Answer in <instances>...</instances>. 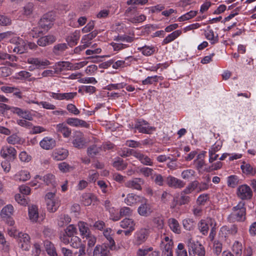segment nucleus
<instances>
[{"mask_svg":"<svg viewBox=\"0 0 256 256\" xmlns=\"http://www.w3.org/2000/svg\"><path fill=\"white\" fill-rule=\"evenodd\" d=\"M59 170L62 172H66L73 170L74 168L66 162H62L58 164Z\"/></svg>","mask_w":256,"mask_h":256,"instance_id":"62","label":"nucleus"},{"mask_svg":"<svg viewBox=\"0 0 256 256\" xmlns=\"http://www.w3.org/2000/svg\"><path fill=\"white\" fill-rule=\"evenodd\" d=\"M18 244L22 250H28L30 248V236L26 233L18 232Z\"/></svg>","mask_w":256,"mask_h":256,"instance_id":"10","label":"nucleus"},{"mask_svg":"<svg viewBox=\"0 0 256 256\" xmlns=\"http://www.w3.org/2000/svg\"><path fill=\"white\" fill-rule=\"evenodd\" d=\"M120 226L123 228H128L131 230H134L135 223L132 219L126 218L120 222Z\"/></svg>","mask_w":256,"mask_h":256,"instance_id":"41","label":"nucleus"},{"mask_svg":"<svg viewBox=\"0 0 256 256\" xmlns=\"http://www.w3.org/2000/svg\"><path fill=\"white\" fill-rule=\"evenodd\" d=\"M150 234L148 226L141 228L134 234L133 243L134 246H140L144 244L148 239Z\"/></svg>","mask_w":256,"mask_h":256,"instance_id":"3","label":"nucleus"},{"mask_svg":"<svg viewBox=\"0 0 256 256\" xmlns=\"http://www.w3.org/2000/svg\"><path fill=\"white\" fill-rule=\"evenodd\" d=\"M68 236H70L71 238L74 236V234L77 233L76 228L73 224H70L64 230V232Z\"/></svg>","mask_w":256,"mask_h":256,"instance_id":"61","label":"nucleus"},{"mask_svg":"<svg viewBox=\"0 0 256 256\" xmlns=\"http://www.w3.org/2000/svg\"><path fill=\"white\" fill-rule=\"evenodd\" d=\"M174 201H176V203L180 206L186 204L190 202V198L189 196H187V194L181 192L180 194V196L178 200L176 198H174Z\"/></svg>","mask_w":256,"mask_h":256,"instance_id":"42","label":"nucleus"},{"mask_svg":"<svg viewBox=\"0 0 256 256\" xmlns=\"http://www.w3.org/2000/svg\"><path fill=\"white\" fill-rule=\"evenodd\" d=\"M68 124L72 126L82 127L88 128L90 126V124L86 121L75 118H68L66 120Z\"/></svg>","mask_w":256,"mask_h":256,"instance_id":"26","label":"nucleus"},{"mask_svg":"<svg viewBox=\"0 0 256 256\" xmlns=\"http://www.w3.org/2000/svg\"><path fill=\"white\" fill-rule=\"evenodd\" d=\"M14 212V208L11 204H8L4 207L0 212V216L4 220H6L7 224L12 226L14 221L10 217Z\"/></svg>","mask_w":256,"mask_h":256,"instance_id":"7","label":"nucleus"},{"mask_svg":"<svg viewBox=\"0 0 256 256\" xmlns=\"http://www.w3.org/2000/svg\"><path fill=\"white\" fill-rule=\"evenodd\" d=\"M110 250L105 244L96 246L94 250V256H110Z\"/></svg>","mask_w":256,"mask_h":256,"instance_id":"25","label":"nucleus"},{"mask_svg":"<svg viewBox=\"0 0 256 256\" xmlns=\"http://www.w3.org/2000/svg\"><path fill=\"white\" fill-rule=\"evenodd\" d=\"M34 4L32 2L26 4L23 8L22 14L26 16H28L32 14Z\"/></svg>","mask_w":256,"mask_h":256,"instance_id":"53","label":"nucleus"},{"mask_svg":"<svg viewBox=\"0 0 256 256\" xmlns=\"http://www.w3.org/2000/svg\"><path fill=\"white\" fill-rule=\"evenodd\" d=\"M216 222L214 220L210 218H207L205 220H202L198 224V228L200 232L204 235L208 234L210 226L212 227H215Z\"/></svg>","mask_w":256,"mask_h":256,"instance_id":"9","label":"nucleus"},{"mask_svg":"<svg viewBox=\"0 0 256 256\" xmlns=\"http://www.w3.org/2000/svg\"><path fill=\"white\" fill-rule=\"evenodd\" d=\"M44 247L48 254L50 256H58L54 244L49 240H45L44 242Z\"/></svg>","mask_w":256,"mask_h":256,"instance_id":"35","label":"nucleus"},{"mask_svg":"<svg viewBox=\"0 0 256 256\" xmlns=\"http://www.w3.org/2000/svg\"><path fill=\"white\" fill-rule=\"evenodd\" d=\"M236 195L242 200H250L252 198L253 192L250 186L243 184L238 187Z\"/></svg>","mask_w":256,"mask_h":256,"instance_id":"6","label":"nucleus"},{"mask_svg":"<svg viewBox=\"0 0 256 256\" xmlns=\"http://www.w3.org/2000/svg\"><path fill=\"white\" fill-rule=\"evenodd\" d=\"M78 228L80 234L83 238L91 234L90 230L86 222L80 221L78 224Z\"/></svg>","mask_w":256,"mask_h":256,"instance_id":"32","label":"nucleus"},{"mask_svg":"<svg viewBox=\"0 0 256 256\" xmlns=\"http://www.w3.org/2000/svg\"><path fill=\"white\" fill-rule=\"evenodd\" d=\"M240 168L243 172L247 175L254 176L256 174V171L253 167L249 164L244 162L240 166Z\"/></svg>","mask_w":256,"mask_h":256,"instance_id":"43","label":"nucleus"},{"mask_svg":"<svg viewBox=\"0 0 256 256\" xmlns=\"http://www.w3.org/2000/svg\"><path fill=\"white\" fill-rule=\"evenodd\" d=\"M100 148L98 147L96 145L90 146L87 150L88 154L90 156L93 157L100 152Z\"/></svg>","mask_w":256,"mask_h":256,"instance_id":"57","label":"nucleus"},{"mask_svg":"<svg viewBox=\"0 0 256 256\" xmlns=\"http://www.w3.org/2000/svg\"><path fill=\"white\" fill-rule=\"evenodd\" d=\"M10 43L15 44L12 48V52L17 54H22L27 50V45L26 42L22 38L14 34L9 40Z\"/></svg>","mask_w":256,"mask_h":256,"instance_id":"5","label":"nucleus"},{"mask_svg":"<svg viewBox=\"0 0 256 256\" xmlns=\"http://www.w3.org/2000/svg\"><path fill=\"white\" fill-rule=\"evenodd\" d=\"M68 155V152L66 149L58 148L54 150L52 156L54 160L58 161L66 159Z\"/></svg>","mask_w":256,"mask_h":256,"instance_id":"21","label":"nucleus"},{"mask_svg":"<svg viewBox=\"0 0 256 256\" xmlns=\"http://www.w3.org/2000/svg\"><path fill=\"white\" fill-rule=\"evenodd\" d=\"M153 250L152 247L139 248L136 252V256H146L148 252Z\"/></svg>","mask_w":256,"mask_h":256,"instance_id":"63","label":"nucleus"},{"mask_svg":"<svg viewBox=\"0 0 256 256\" xmlns=\"http://www.w3.org/2000/svg\"><path fill=\"white\" fill-rule=\"evenodd\" d=\"M12 24L11 18L8 16L0 14V26H8Z\"/></svg>","mask_w":256,"mask_h":256,"instance_id":"58","label":"nucleus"},{"mask_svg":"<svg viewBox=\"0 0 256 256\" xmlns=\"http://www.w3.org/2000/svg\"><path fill=\"white\" fill-rule=\"evenodd\" d=\"M144 200V197L130 193L127 194L124 200V202L128 206H132L138 202H142Z\"/></svg>","mask_w":256,"mask_h":256,"instance_id":"15","label":"nucleus"},{"mask_svg":"<svg viewBox=\"0 0 256 256\" xmlns=\"http://www.w3.org/2000/svg\"><path fill=\"white\" fill-rule=\"evenodd\" d=\"M6 142L10 144H22L25 142L24 138L20 136L18 134H14L6 138Z\"/></svg>","mask_w":256,"mask_h":256,"instance_id":"33","label":"nucleus"},{"mask_svg":"<svg viewBox=\"0 0 256 256\" xmlns=\"http://www.w3.org/2000/svg\"><path fill=\"white\" fill-rule=\"evenodd\" d=\"M198 184V182L197 180H194L190 183L182 190V192L187 194H190L195 190H196Z\"/></svg>","mask_w":256,"mask_h":256,"instance_id":"48","label":"nucleus"},{"mask_svg":"<svg viewBox=\"0 0 256 256\" xmlns=\"http://www.w3.org/2000/svg\"><path fill=\"white\" fill-rule=\"evenodd\" d=\"M146 19V16L143 14H133L130 16L128 20L133 24L140 23L144 21Z\"/></svg>","mask_w":256,"mask_h":256,"instance_id":"40","label":"nucleus"},{"mask_svg":"<svg viewBox=\"0 0 256 256\" xmlns=\"http://www.w3.org/2000/svg\"><path fill=\"white\" fill-rule=\"evenodd\" d=\"M136 61V58L132 56H128L124 60H118L114 62L112 66L113 68L118 69L130 66L132 62Z\"/></svg>","mask_w":256,"mask_h":256,"instance_id":"16","label":"nucleus"},{"mask_svg":"<svg viewBox=\"0 0 256 256\" xmlns=\"http://www.w3.org/2000/svg\"><path fill=\"white\" fill-rule=\"evenodd\" d=\"M136 128L139 132L147 134H150L155 130L154 127L150 126L148 122L144 120H140L138 122Z\"/></svg>","mask_w":256,"mask_h":256,"instance_id":"23","label":"nucleus"},{"mask_svg":"<svg viewBox=\"0 0 256 256\" xmlns=\"http://www.w3.org/2000/svg\"><path fill=\"white\" fill-rule=\"evenodd\" d=\"M205 36L207 40H210L212 44L217 43L218 41V36H215L212 30H210L206 32Z\"/></svg>","mask_w":256,"mask_h":256,"instance_id":"46","label":"nucleus"},{"mask_svg":"<svg viewBox=\"0 0 256 256\" xmlns=\"http://www.w3.org/2000/svg\"><path fill=\"white\" fill-rule=\"evenodd\" d=\"M42 178L43 180L46 184H52L53 186H55L56 184L55 176L52 174H47Z\"/></svg>","mask_w":256,"mask_h":256,"instance_id":"60","label":"nucleus"},{"mask_svg":"<svg viewBox=\"0 0 256 256\" xmlns=\"http://www.w3.org/2000/svg\"><path fill=\"white\" fill-rule=\"evenodd\" d=\"M168 223L170 230L176 234L180 232V226L177 220L174 218H170L168 220Z\"/></svg>","mask_w":256,"mask_h":256,"instance_id":"39","label":"nucleus"},{"mask_svg":"<svg viewBox=\"0 0 256 256\" xmlns=\"http://www.w3.org/2000/svg\"><path fill=\"white\" fill-rule=\"evenodd\" d=\"M72 144L74 146L78 149L84 148L86 146V142L84 134L79 131L74 132L72 136Z\"/></svg>","mask_w":256,"mask_h":256,"instance_id":"8","label":"nucleus"},{"mask_svg":"<svg viewBox=\"0 0 256 256\" xmlns=\"http://www.w3.org/2000/svg\"><path fill=\"white\" fill-rule=\"evenodd\" d=\"M138 214L142 216L147 217L150 215L153 212L152 206L148 203L146 200L138 208Z\"/></svg>","mask_w":256,"mask_h":256,"instance_id":"14","label":"nucleus"},{"mask_svg":"<svg viewBox=\"0 0 256 256\" xmlns=\"http://www.w3.org/2000/svg\"><path fill=\"white\" fill-rule=\"evenodd\" d=\"M70 244L71 246L75 248H78L82 244L81 239L77 236L72 237Z\"/></svg>","mask_w":256,"mask_h":256,"instance_id":"54","label":"nucleus"},{"mask_svg":"<svg viewBox=\"0 0 256 256\" xmlns=\"http://www.w3.org/2000/svg\"><path fill=\"white\" fill-rule=\"evenodd\" d=\"M12 112L14 114H17L20 118L26 120H32L33 116L31 112L28 110H22L17 107H14L12 108Z\"/></svg>","mask_w":256,"mask_h":256,"instance_id":"22","label":"nucleus"},{"mask_svg":"<svg viewBox=\"0 0 256 256\" xmlns=\"http://www.w3.org/2000/svg\"><path fill=\"white\" fill-rule=\"evenodd\" d=\"M44 198L48 210L50 212L56 211L60 206V200L56 196V192H48Z\"/></svg>","mask_w":256,"mask_h":256,"instance_id":"2","label":"nucleus"},{"mask_svg":"<svg viewBox=\"0 0 256 256\" xmlns=\"http://www.w3.org/2000/svg\"><path fill=\"white\" fill-rule=\"evenodd\" d=\"M56 40V38L54 36L48 35L38 38L37 44L40 46H45L54 43Z\"/></svg>","mask_w":256,"mask_h":256,"instance_id":"31","label":"nucleus"},{"mask_svg":"<svg viewBox=\"0 0 256 256\" xmlns=\"http://www.w3.org/2000/svg\"><path fill=\"white\" fill-rule=\"evenodd\" d=\"M49 96L52 98L56 100H70L73 99L77 95L76 92H65V93H58L54 92H48Z\"/></svg>","mask_w":256,"mask_h":256,"instance_id":"12","label":"nucleus"},{"mask_svg":"<svg viewBox=\"0 0 256 256\" xmlns=\"http://www.w3.org/2000/svg\"><path fill=\"white\" fill-rule=\"evenodd\" d=\"M57 74L66 70H72V63L69 62H59L54 66Z\"/></svg>","mask_w":256,"mask_h":256,"instance_id":"24","label":"nucleus"},{"mask_svg":"<svg viewBox=\"0 0 256 256\" xmlns=\"http://www.w3.org/2000/svg\"><path fill=\"white\" fill-rule=\"evenodd\" d=\"M238 182V178L236 176L232 175L228 178V186L231 188H235Z\"/></svg>","mask_w":256,"mask_h":256,"instance_id":"52","label":"nucleus"},{"mask_svg":"<svg viewBox=\"0 0 256 256\" xmlns=\"http://www.w3.org/2000/svg\"><path fill=\"white\" fill-rule=\"evenodd\" d=\"M187 246L190 256H204L205 250L204 248L198 242H196L192 238L188 239Z\"/></svg>","mask_w":256,"mask_h":256,"instance_id":"4","label":"nucleus"},{"mask_svg":"<svg viewBox=\"0 0 256 256\" xmlns=\"http://www.w3.org/2000/svg\"><path fill=\"white\" fill-rule=\"evenodd\" d=\"M38 24L39 26L46 32L53 25V20L49 18L48 14H46L40 20Z\"/></svg>","mask_w":256,"mask_h":256,"instance_id":"28","label":"nucleus"},{"mask_svg":"<svg viewBox=\"0 0 256 256\" xmlns=\"http://www.w3.org/2000/svg\"><path fill=\"white\" fill-rule=\"evenodd\" d=\"M177 256H188L186 250L184 248V245L182 243H179L176 250Z\"/></svg>","mask_w":256,"mask_h":256,"instance_id":"56","label":"nucleus"},{"mask_svg":"<svg viewBox=\"0 0 256 256\" xmlns=\"http://www.w3.org/2000/svg\"><path fill=\"white\" fill-rule=\"evenodd\" d=\"M16 151L15 148L10 146H4L2 147L0 154L4 158H14L16 156Z\"/></svg>","mask_w":256,"mask_h":256,"instance_id":"17","label":"nucleus"},{"mask_svg":"<svg viewBox=\"0 0 256 256\" xmlns=\"http://www.w3.org/2000/svg\"><path fill=\"white\" fill-rule=\"evenodd\" d=\"M28 218L32 222H40V220L42 221L44 220L42 216H40L38 207L36 205H32L28 207Z\"/></svg>","mask_w":256,"mask_h":256,"instance_id":"11","label":"nucleus"},{"mask_svg":"<svg viewBox=\"0 0 256 256\" xmlns=\"http://www.w3.org/2000/svg\"><path fill=\"white\" fill-rule=\"evenodd\" d=\"M71 221L70 217L66 214H61L58 218V224L60 227H62L68 224Z\"/></svg>","mask_w":256,"mask_h":256,"instance_id":"45","label":"nucleus"},{"mask_svg":"<svg viewBox=\"0 0 256 256\" xmlns=\"http://www.w3.org/2000/svg\"><path fill=\"white\" fill-rule=\"evenodd\" d=\"M109 212L110 214V218L113 221H118L120 219V212L114 208H110Z\"/></svg>","mask_w":256,"mask_h":256,"instance_id":"59","label":"nucleus"},{"mask_svg":"<svg viewBox=\"0 0 256 256\" xmlns=\"http://www.w3.org/2000/svg\"><path fill=\"white\" fill-rule=\"evenodd\" d=\"M27 61L28 64L34 65L37 68H44L50 64V62L47 60L35 58H30Z\"/></svg>","mask_w":256,"mask_h":256,"instance_id":"18","label":"nucleus"},{"mask_svg":"<svg viewBox=\"0 0 256 256\" xmlns=\"http://www.w3.org/2000/svg\"><path fill=\"white\" fill-rule=\"evenodd\" d=\"M40 146L44 150H52L56 146V141L51 137L46 136L40 141Z\"/></svg>","mask_w":256,"mask_h":256,"instance_id":"19","label":"nucleus"},{"mask_svg":"<svg viewBox=\"0 0 256 256\" xmlns=\"http://www.w3.org/2000/svg\"><path fill=\"white\" fill-rule=\"evenodd\" d=\"M98 44L96 43L91 44L90 49L87 50L86 51V55H92L95 54H99L102 52V49L100 48L97 47Z\"/></svg>","mask_w":256,"mask_h":256,"instance_id":"51","label":"nucleus"},{"mask_svg":"<svg viewBox=\"0 0 256 256\" xmlns=\"http://www.w3.org/2000/svg\"><path fill=\"white\" fill-rule=\"evenodd\" d=\"M132 154L144 165L152 166L153 164L152 160L146 155L142 153L140 151H134Z\"/></svg>","mask_w":256,"mask_h":256,"instance_id":"20","label":"nucleus"},{"mask_svg":"<svg viewBox=\"0 0 256 256\" xmlns=\"http://www.w3.org/2000/svg\"><path fill=\"white\" fill-rule=\"evenodd\" d=\"M197 14L198 11L196 10H190L180 16L178 18V20L180 22H182L189 20L194 18Z\"/></svg>","mask_w":256,"mask_h":256,"instance_id":"47","label":"nucleus"},{"mask_svg":"<svg viewBox=\"0 0 256 256\" xmlns=\"http://www.w3.org/2000/svg\"><path fill=\"white\" fill-rule=\"evenodd\" d=\"M172 247H170V245L168 244L167 246H164L162 248V256H173Z\"/></svg>","mask_w":256,"mask_h":256,"instance_id":"64","label":"nucleus"},{"mask_svg":"<svg viewBox=\"0 0 256 256\" xmlns=\"http://www.w3.org/2000/svg\"><path fill=\"white\" fill-rule=\"evenodd\" d=\"M166 182L169 186L175 188H183L185 185L182 180L172 176L167 178Z\"/></svg>","mask_w":256,"mask_h":256,"instance_id":"27","label":"nucleus"},{"mask_svg":"<svg viewBox=\"0 0 256 256\" xmlns=\"http://www.w3.org/2000/svg\"><path fill=\"white\" fill-rule=\"evenodd\" d=\"M80 38V32L79 30H75L67 37L66 40L70 44L74 45L76 44Z\"/></svg>","mask_w":256,"mask_h":256,"instance_id":"44","label":"nucleus"},{"mask_svg":"<svg viewBox=\"0 0 256 256\" xmlns=\"http://www.w3.org/2000/svg\"><path fill=\"white\" fill-rule=\"evenodd\" d=\"M238 232V228L236 224H232L230 226H224L220 228L219 234L222 237L226 238L230 235H236Z\"/></svg>","mask_w":256,"mask_h":256,"instance_id":"13","label":"nucleus"},{"mask_svg":"<svg viewBox=\"0 0 256 256\" xmlns=\"http://www.w3.org/2000/svg\"><path fill=\"white\" fill-rule=\"evenodd\" d=\"M245 203L240 201L232 208V212L228 215V220L230 222H243L246 219Z\"/></svg>","mask_w":256,"mask_h":256,"instance_id":"1","label":"nucleus"},{"mask_svg":"<svg viewBox=\"0 0 256 256\" xmlns=\"http://www.w3.org/2000/svg\"><path fill=\"white\" fill-rule=\"evenodd\" d=\"M113 166L118 170H122L126 168L127 164L122 160L118 158L114 162Z\"/></svg>","mask_w":256,"mask_h":256,"instance_id":"55","label":"nucleus"},{"mask_svg":"<svg viewBox=\"0 0 256 256\" xmlns=\"http://www.w3.org/2000/svg\"><path fill=\"white\" fill-rule=\"evenodd\" d=\"M144 184V180L140 178H134L125 183V186L128 188L136 190H142L141 185Z\"/></svg>","mask_w":256,"mask_h":256,"instance_id":"29","label":"nucleus"},{"mask_svg":"<svg viewBox=\"0 0 256 256\" xmlns=\"http://www.w3.org/2000/svg\"><path fill=\"white\" fill-rule=\"evenodd\" d=\"M96 200L94 195L90 193L84 194L82 196V202L86 206L91 204L92 202Z\"/></svg>","mask_w":256,"mask_h":256,"instance_id":"38","label":"nucleus"},{"mask_svg":"<svg viewBox=\"0 0 256 256\" xmlns=\"http://www.w3.org/2000/svg\"><path fill=\"white\" fill-rule=\"evenodd\" d=\"M232 250L236 256H241L242 250V244L238 241H235L232 245Z\"/></svg>","mask_w":256,"mask_h":256,"instance_id":"50","label":"nucleus"},{"mask_svg":"<svg viewBox=\"0 0 256 256\" xmlns=\"http://www.w3.org/2000/svg\"><path fill=\"white\" fill-rule=\"evenodd\" d=\"M196 172L192 169H187L183 170L181 174V177L186 180H190L195 176Z\"/></svg>","mask_w":256,"mask_h":256,"instance_id":"49","label":"nucleus"},{"mask_svg":"<svg viewBox=\"0 0 256 256\" xmlns=\"http://www.w3.org/2000/svg\"><path fill=\"white\" fill-rule=\"evenodd\" d=\"M182 33L180 30H176L168 34L162 40V44H166L177 38Z\"/></svg>","mask_w":256,"mask_h":256,"instance_id":"34","label":"nucleus"},{"mask_svg":"<svg viewBox=\"0 0 256 256\" xmlns=\"http://www.w3.org/2000/svg\"><path fill=\"white\" fill-rule=\"evenodd\" d=\"M30 177V172L24 170L18 171L14 176L15 180L22 182L29 180Z\"/></svg>","mask_w":256,"mask_h":256,"instance_id":"30","label":"nucleus"},{"mask_svg":"<svg viewBox=\"0 0 256 256\" xmlns=\"http://www.w3.org/2000/svg\"><path fill=\"white\" fill-rule=\"evenodd\" d=\"M138 50L141 52L145 56H148L153 54L156 51V48L154 46H144L138 47Z\"/></svg>","mask_w":256,"mask_h":256,"instance_id":"36","label":"nucleus"},{"mask_svg":"<svg viewBox=\"0 0 256 256\" xmlns=\"http://www.w3.org/2000/svg\"><path fill=\"white\" fill-rule=\"evenodd\" d=\"M97 34L98 32L96 31H93L88 34L84 35L82 39V44H84L86 46H90V44H92L91 40L94 38Z\"/></svg>","mask_w":256,"mask_h":256,"instance_id":"37","label":"nucleus"}]
</instances>
